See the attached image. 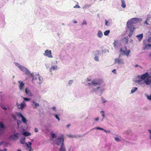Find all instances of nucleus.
Segmentation results:
<instances>
[{"mask_svg":"<svg viewBox=\"0 0 151 151\" xmlns=\"http://www.w3.org/2000/svg\"><path fill=\"white\" fill-rule=\"evenodd\" d=\"M139 20V19L134 18L131 19L130 20H129L127 22V26L130 30V32L128 35L129 37H130L132 35L135 29L134 27H133V24L137 23Z\"/></svg>","mask_w":151,"mask_h":151,"instance_id":"f257e3e1","label":"nucleus"},{"mask_svg":"<svg viewBox=\"0 0 151 151\" xmlns=\"http://www.w3.org/2000/svg\"><path fill=\"white\" fill-rule=\"evenodd\" d=\"M32 81L33 83H40L41 81L40 77L39 75H33Z\"/></svg>","mask_w":151,"mask_h":151,"instance_id":"f03ea898","label":"nucleus"},{"mask_svg":"<svg viewBox=\"0 0 151 151\" xmlns=\"http://www.w3.org/2000/svg\"><path fill=\"white\" fill-rule=\"evenodd\" d=\"M123 50L122 48H121L120 49L119 52H121L122 54L124 55H127V56H128L130 52V51L129 50H127V49L126 46L123 48Z\"/></svg>","mask_w":151,"mask_h":151,"instance_id":"7ed1b4c3","label":"nucleus"},{"mask_svg":"<svg viewBox=\"0 0 151 151\" xmlns=\"http://www.w3.org/2000/svg\"><path fill=\"white\" fill-rule=\"evenodd\" d=\"M64 139L63 137H61L60 138H57L55 141L56 144L58 145H60L61 146L62 145H64Z\"/></svg>","mask_w":151,"mask_h":151,"instance_id":"20e7f679","label":"nucleus"},{"mask_svg":"<svg viewBox=\"0 0 151 151\" xmlns=\"http://www.w3.org/2000/svg\"><path fill=\"white\" fill-rule=\"evenodd\" d=\"M44 56H47L49 58H52L51 51L50 50H45V53L44 54Z\"/></svg>","mask_w":151,"mask_h":151,"instance_id":"39448f33","label":"nucleus"},{"mask_svg":"<svg viewBox=\"0 0 151 151\" xmlns=\"http://www.w3.org/2000/svg\"><path fill=\"white\" fill-rule=\"evenodd\" d=\"M147 41L144 40L143 42V44L144 47L143 48V49L144 50L148 49L149 47H151V44H147Z\"/></svg>","mask_w":151,"mask_h":151,"instance_id":"423d86ee","label":"nucleus"},{"mask_svg":"<svg viewBox=\"0 0 151 151\" xmlns=\"http://www.w3.org/2000/svg\"><path fill=\"white\" fill-rule=\"evenodd\" d=\"M0 133L2 134L4 132L5 127L4 124L2 122H0Z\"/></svg>","mask_w":151,"mask_h":151,"instance_id":"0eeeda50","label":"nucleus"},{"mask_svg":"<svg viewBox=\"0 0 151 151\" xmlns=\"http://www.w3.org/2000/svg\"><path fill=\"white\" fill-rule=\"evenodd\" d=\"M148 72H146L144 74H143L140 77V80L142 81L144 80L145 78H148Z\"/></svg>","mask_w":151,"mask_h":151,"instance_id":"6e6552de","label":"nucleus"},{"mask_svg":"<svg viewBox=\"0 0 151 151\" xmlns=\"http://www.w3.org/2000/svg\"><path fill=\"white\" fill-rule=\"evenodd\" d=\"M25 104L24 102L23 101L22 103L19 104L17 103V105L19 108L22 109L25 106Z\"/></svg>","mask_w":151,"mask_h":151,"instance_id":"1a4fd4ad","label":"nucleus"},{"mask_svg":"<svg viewBox=\"0 0 151 151\" xmlns=\"http://www.w3.org/2000/svg\"><path fill=\"white\" fill-rule=\"evenodd\" d=\"M18 82L19 83V88L21 91L23 90L22 87L24 86V83L22 82L21 81H19Z\"/></svg>","mask_w":151,"mask_h":151,"instance_id":"9d476101","label":"nucleus"},{"mask_svg":"<svg viewBox=\"0 0 151 151\" xmlns=\"http://www.w3.org/2000/svg\"><path fill=\"white\" fill-rule=\"evenodd\" d=\"M115 63H118V64L123 63V60L122 59L119 58L118 59L117 58H115L114 59Z\"/></svg>","mask_w":151,"mask_h":151,"instance_id":"9b49d317","label":"nucleus"},{"mask_svg":"<svg viewBox=\"0 0 151 151\" xmlns=\"http://www.w3.org/2000/svg\"><path fill=\"white\" fill-rule=\"evenodd\" d=\"M136 37H137L139 41L140 42L142 40L143 38V34L141 33V34L137 35L136 36Z\"/></svg>","mask_w":151,"mask_h":151,"instance_id":"f8f14e48","label":"nucleus"},{"mask_svg":"<svg viewBox=\"0 0 151 151\" xmlns=\"http://www.w3.org/2000/svg\"><path fill=\"white\" fill-rule=\"evenodd\" d=\"M149 77L147 78L144 81L145 84L147 85H150L151 84V80L149 79Z\"/></svg>","mask_w":151,"mask_h":151,"instance_id":"ddd939ff","label":"nucleus"},{"mask_svg":"<svg viewBox=\"0 0 151 151\" xmlns=\"http://www.w3.org/2000/svg\"><path fill=\"white\" fill-rule=\"evenodd\" d=\"M33 104H32V105L34 109H36L39 106V104L35 101H33Z\"/></svg>","mask_w":151,"mask_h":151,"instance_id":"4468645a","label":"nucleus"},{"mask_svg":"<svg viewBox=\"0 0 151 151\" xmlns=\"http://www.w3.org/2000/svg\"><path fill=\"white\" fill-rule=\"evenodd\" d=\"M25 74L26 75H28V76H33V74L31 73L29 70H28V69H27L26 68V70H25Z\"/></svg>","mask_w":151,"mask_h":151,"instance_id":"2eb2a0df","label":"nucleus"},{"mask_svg":"<svg viewBox=\"0 0 151 151\" xmlns=\"http://www.w3.org/2000/svg\"><path fill=\"white\" fill-rule=\"evenodd\" d=\"M123 43L125 44H127L128 43V38L127 37H125L122 39Z\"/></svg>","mask_w":151,"mask_h":151,"instance_id":"dca6fc26","label":"nucleus"},{"mask_svg":"<svg viewBox=\"0 0 151 151\" xmlns=\"http://www.w3.org/2000/svg\"><path fill=\"white\" fill-rule=\"evenodd\" d=\"M18 133H15L14 135L12 136H11V138H12L14 140H15L16 139H17L18 138Z\"/></svg>","mask_w":151,"mask_h":151,"instance_id":"f3484780","label":"nucleus"},{"mask_svg":"<svg viewBox=\"0 0 151 151\" xmlns=\"http://www.w3.org/2000/svg\"><path fill=\"white\" fill-rule=\"evenodd\" d=\"M58 68V67L57 65L53 66L50 67V72H52L53 70H56Z\"/></svg>","mask_w":151,"mask_h":151,"instance_id":"a211bd4d","label":"nucleus"},{"mask_svg":"<svg viewBox=\"0 0 151 151\" xmlns=\"http://www.w3.org/2000/svg\"><path fill=\"white\" fill-rule=\"evenodd\" d=\"M25 93L29 96H32V93L27 88L25 89Z\"/></svg>","mask_w":151,"mask_h":151,"instance_id":"6ab92c4d","label":"nucleus"},{"mask_svg":"<svg viewBox=\"0 0 151 151\" xmlns=\"http://www.w3.org/2000/svg\"><path fill=\"white\" fill-rule=\"evenodd\" d=\"M121 1L122 2V7L123 8H125L126 6V5L124 0H121Z\"/></svg>","mask_w":151,"mask_h":151,"instance_id":"aec40b11","label":"nucleus"},{"mask_svg":"<svg viewBox=\"0 0 151 151\" xmlns=\"http://www.w3.org/2000/svg\"><path fill=\"white\" fill-rule=\"evenodd\" d=\"M92 82L94 86H96L97 85H100V83L99 82H96L95 80H93L92 81Z\"/></svg>","mask_w":151,"mask_h":151,"instance_id":"412c9836","label":"nucleus"},{"mask_svg":"<svg viewBox=\"0 0 151 151\" xmlns=\"http://www.w3.org/2000/svg\"><path fill=\"white\" fill-rule=\"evenodd\" d=\"M97 36L99 37H101L103 36L102 32L101 30H99L97 34Z\"/></svg>","mask_w":151,"mask_h":151,"instance_id":"4be33fe9","label":"nucleus"},{"mask_svg":"<svg viewBox=\"0 0 151 151\" xmlns=\"http://www.w3.org/2000/svg\"><path fill=\"white\" fill-rule=\"evenodd\" d=\"M22 134L27 137L31 135V134L30 133L27 132H25L23 133Z\"/></svg>","mask_w":151,"mask_h":151,"instance_id":"5701e85b","label":"nucleus"},{"mask_svg":"<svg viewBox=\"0 0 151 151\" xmlns=\"http://www.w3.org/2000/svg\"><path fill=\"white\" fill-rule=\"evenodd\" d=\"M18 67L19 69L22 71H24L26 69V68L21 65H19Z\"/></svg>","mask_w":151,"mask_h":151,"instance_id":"b1692460","label":"nucleus"},{"mask_svg":"<svg viewBox=\"0 0 151 151\" xmlns=\"http://www.w3.org/2000/svg\"><path fill=\"white\" fill-rule=\"evenodd\" d=\"M28 143L29 144V145L27 143H26V145L27 147L28 148H30V150L31 149V145H32V143L30 142H28Z\"/></svg>","mask_w":151,"mask_h":151,"instance_id":"393cba45","label":"nucleus"},{"mask_svg":"<svg viewBox=\"0 0 151 151\" xmlns=\"http://www.w3.org/2000/svg\"><path fill=\"white\" fill-rule=\"evenodd\" d=\"M25 137H24L22 138L20 140V142L22 144H24L25 142Z\"/></svg>","mask_w":151,"mask_h":151,"instance_id":"a878e982","label":"nucleus"},{"mask_svg":"<svg viewBox=\"0 0 151 151\" xmlns=\"http://www.w3.org/2000/svg\"><path fill=\"white\" fill-rule=\"evenodd\" d=\"M60 151H66L65 147L63 145H62L61 146Z\"/></svg>","mask_w":151,"mask_h":151,"instance_id":"bb28decb","label":"nucleus"},{"mask_svg":"<svg viewBox=\"0 0 151 151\" xmlns=\"http://www.w3.org/2000/svg\"><path fill=\"white\" fill-rule=\"evenodd\" d=\"M110 30H107L106 31H105L104 32V34L105 35V36H107L108 35V34L109 33H110Z\"/></svg>","mask_w":151,"mask_h":151,"instance_id":"cd10ccee","label":"nucleus"},{"mask_svg":"<svg viewBox=\"0 0 151 151\" xmlns=\"http://www.w3.org/2000/svg\"><path fill=\"white\" fill-rule=\"evenodd\" d=\"M137 89V87H134L132 88V90H131V93H134L136 91Z\"/></svg>","mask_w":151,"mask_h":151,"instance_id":"c85d7f7f","label":"nucleus"},{"mask_svg":"<svg viewBox=\"0 0 151 151\" xmlns=\"http://www.w3.org/2000/svg\"><path fill=\"white\" fill-rule=\"evenodd\" d=\"M22 121L24 123H26L27 120L24 117L22 118Z\"/></svg>","mask_w":151,"mask_h":151,"instance_id":"c756f323","label":"nucleus"},{"mask_svg":"<svg viewBox=\"0 0 151 151\" xmlns=\"http://www.w3.org/2000/svg\"><path fill=\"white\" fill-rule=\"evenodd\" d=\"M118 41L114 40V42L113 43V45L114 46H115L116 45L117 43H118Z\"/></svg>","mask_w":151,"mask_h":151,"instance_id":"7c9ffc66","label":"nucleus"},{"mask_svg":"<svg viewBox=\"0 0 151 151\" xmlns=\"http://www.w3.org/2000/svg\"><path fill=\"white\" fill-rule=\"evenodd\" d=\"M101 114H102L103 117L104 118L105 116L104 111H101Z\"/></svg>","mask_w":151,"mask_h":151,"instance_id":"2f4dec72","label":"nucleus"},{"mask_svg":"<svg viewBox=\"0 0 151 151\" xmlns=\"http://www.w3.org/2000/svg\"><path fill=\"white\" fill-rule=\"evenodd\" d=\"M54 116H55V118L58 120V121H59L60 120V119L59 118L58 116L56 114H55Z\"/></svg>","mask_w":151,"mask_h":151,"instance_id":"473e14b6","label":"nucleus"},{"mask_svg":"<svg viewBox=\"0 0 151 151\" xmlns=\"http://www.w3.org/2000/svg\"><path fill=\"white\" fill-rule=\"evenodd\" d=\"M23 99L24 101H28L30 100V99L29 98H27L25 97H23Z\"/></svg>","mask_w":151,"mask_h":151,"instance_id":"72a5a7b5","label":"nucleus"},{"mask_svg":"<svg viewBox=\"0 0 151 151\" xmlns=\"http://www.w3.org/2000/svg\"><path fill=\"white\" fill-rule=\"evenodd\" d=\"M87 24V23L86 22V21L85 20H84L83 21V22L82 23V25H86Z\"/></svg>","mask_w":151,"mask_h":151,"instance_id":"f704fd0d","label":"nucleus"},{"mask_svg":"<svg viewBox=\"0 0 151 151\" xmlns=\"http://www.w3.org/2000/svg\"><path fill=\"white\" fill-rule=\"evenodd\" d=\"M52 138H55L56 137V136L55 134L54 133H52Z\"/></svg>","mask_w":151,"mask_h":151,"instance_id":"c9c22d12","label":"nucleus"},{"mask_svg":"<svg viewBox=\"0 0 151 151\" xmlns=\"http://www.w3.org/2000/svg\"><path fill=\"white\" fill-rule=\"evenodd\" d=\"M147 99L149 100H151V93L150 96H147Z\"/></svg>","mask_w":151,"mask_h":151,"instance_id":"e433bc0d","label":"nucleus"},{"mask_svg":"<svg viewBox=\"0 0 151 151\" xmlns=\"http://www.w3.org/2000/svg\"><path fill=\"white\" fill-rule=\"evenodd\" d=\"M94 60L97 61H99V58L98 56H96L94 58Z\"/></svg>","mask_w":151,"mask_h":151,"instance_id":"4c0bfd02","label":"nucleus"},{"mask_svg":"<svg viewBox=\"0 0 151 151\" xmlns=\"http://www.w3.org/2000/svg\"><path fill=\"white\" fill-rule=\"evenodd\" d=\"M105 25L107 26H109V25L108 24V22L106 20H105Z\"/></svg>","mask_w":151,"mask_h":151,"instance_id":"58836bf2","label":"nucleus"},{"mask_svg":"<svg viewBox=\"0 0 151 151\" xmlns=\"http://www.w3.org/2000/svg\"><path fill=\"white\" fill-rule=\"evenodd\" d=\"M100 88H101L100 87V86L96 88V89H94V91H96V90H98L99 89H100Z\"/></svg>","mask_w":151,"mask_h":151,"instance_id":"ea45409f","label":"nucleus"},{"mask_svg":"<svg viewBox=\"0 0 151 151\" xmlns=\"http://www.w3.org/2000/svg\"><path fill=\"white\" fill-rule=\"evenodd\" d=\"M115 140L117 141H120L119 139L117 137H115Z\"/></svg>","mask_w":151,"mask_h":151,"instance_id":"a19ab883","label":"nucleus"},{"mask_svg":"<svg viewBox=\"0 0 151 151\" xmlns=\"http://www.w3.org/2000/svg\"><path fill=\"white\" fill-rule=\"evenodd\" d=\"M1 107L2 109H4L5 110H7V108L6 107H5V106H1Z\"/></svg>","mask_w":151,"mask_h":151,"instance_id":"79ce46f5","label":"nucleus"},{"mask_svg":"<svg viewBox=\"0 0 151 151\" xmlns=\"http://www.w3.org/2000/svg\"><path fill=\"white\" fill-rule=\"evenodd\" d=\"M96 129H99V130H104L102 128H101V127H97L96 128Z\"/></svg>","mask_w":151,"mask_h":151,"instance_id":"37998d69","label":"nucleus"},{"mask_svg":"<svg viewBox=\"0 0 151 151\" xmlns=\"http://www.w3.org/2000/svg\"><path fill=\"white\" fill-rule=\"evenodd\" d=\"M74 8H79L80 7L79 6L76 5L75 6H74Z\"/></svg>","mask_w":151,"mask_h":151,"instance_id":"c03bdc74","label":"nucleus"},{"mask_svg":"<svg viewBox=\"0 0 151 151\" xmlns=\"http://www.w3.org/2000/svg\"><path fill=\"white\" fill-rule=\"evenodd\" d=\"M112 72L114 74L116 73V70L115 69H114L112 71Z\"/></svg>","mask_w":151,"mask_h":151,"instance_id":"a18cd8bd","label":"nucleus"},{"mask_svg":"<svg viewBox=\"0 0 151 151\" xmlns=\"http://www.w3.org/2000/svg\"><path fill=\"white\" fill-rule=\"evenodd\" d=\"M148 132L150 133V139H151V130L150 129L148 130Z\"/></svg>","mask_w":151,"mask_h":151,"instance_id":"49530a36","label":"nucleus"},{"mask_svg":"<svg viewBox=\"0 0 151 151\" xmlns=\"http://www.w3.org/2000/svg\"><path fill=\"white\" fill-rule=\"evenodd\" d=\"M102 102L103 103H105L106 102V101L105 100V99L103 98L102 99Z\"/></svg>","mask_w":151,"mask_h":151,"instance_id":"de8ad7c7","label":"nucleus"},{"mask_svg":"<svg viewBox=\"0 0 151 151\" xmlns=\"http://www.w3.org/2000/svg\"><path fill=\"white\" fill-rule=\"evenodd\" d=\"M68 136L70 137L73 138L75 137L74 135H69Z\"/></svg>","mask_w":151,"mask_h":151,"instance_id":"09e8293b","label":"nucleus"},{"mask_svg":"<svg viewBox=\"0 0 151 151\" xmlns=\"http://www.w3.org/2000/svg\"><path fill=\"white\" fill-rule=\"evenodd\" d=\"M19 116L20 117H21L22 118L23 117H24L22 115V114L21 113H19Z\"/></svg>","mask_w":151,"mask_h":151,"instance_id":"8fccbe9b","label":"nucleus"},{"mask_svg":"<svg viewBox=\"0 0 151 151\" xmlns=\"http://www.w3.org/2000/svg\"><path fill=\"white\" fill-rule=\"evenodd\" d=\"M104 131V132H106V133H110V131H106V130H104V129L103 130Z\"/></svg>","mask_w":151,"mask_h":151,"instance_id":"3c124183","label":"nucleus"},{"mask_svg":"<svg viewBox=\"0 0 151 151\" xmlns=\"http://www.w3.org/2000/svg\"><path fill=\"white\" fill-rule=\"evenodd\" d=\"M34 130L35 132H37L38 131L37 129L36 128Z\"/></svg>","mask_w":151,"mask_h":151,"instance_id":"603ef678","label":"nucleus"},{"mask_svg":"<svg viewBox=\"0 0 151 151\" xmlns=\"http://www.w3.org/2000/svg\"><path fill=\"white\" fill-rule=\"evenodd\" d=\"M15 63V64L16 65L18 66V67L19 65V64L17 63Z\"/></svg>","mask_w":151,"mask_h":151,"instance_id":"864d4df0","label":"nucleus"},{"mask_svg":"<svg viewBox=\"0 0 151 151\" xmlns=\"http://www.w3.org/2000/svg\"><path fill=\"white\" fill-rule=\"evenodd\" d=\"M0 151H7V149L6 148H4V150H0Z\"/></svg>","mask_w":151,"mask_h":151,"instance_id":"5fc2aeb1","label":"nucleus"},{"mask_svg":"<svg viewBox=\"0 0 151 151\" xmlns=\"http://www.w3.org/2000/svg\"><path fill=\"white\" fill-rule=\"evenodd\" d=\"M94 120L95 121H97L99 120V118H96Z\"/></svg>","mask_w":151,"mask_h":151,"instance_id":"6e6d98bb","label":"nucleus"},{"mask_svg":"<svg viewBox=\"0 0 151 151\" xmlns=\"http://www.w3.org/2000/svg\"><path fill=\"white\" fill-rule=\"evenodd\" d=\"M13 117L14 118V119L15 120L16 119V117L14 115H13Z\"/></svg>","mask_w":151,"mask_h":151,"instance_id":"4d7b16f0","label":"nucleus"},{"mask_svg":"<svg viewBox=\"0 0 151 151\" xmlns=\"http://www.w3.org/2000/svg\"><path fill=\"white\" fill-rule=\"evenodd\" d=\"M70 124H68L67 125V128H68L70 126Z\"/></svg>","mask_w":151,"mask_h":151,"instance_id":"13d9d810","label":"nucleus"},{"mask_svg":"<svg viewBox=\"0 0 151 151\" xmlns=\"http://www.w3.org/2000/svg\"><path fill=\"white\" fill-rule=\"evenodd\" d=\"M72 80H70V81H69V84H71V83H72Z\"/></svg>","mask_w":151,"mask_h":151,"instance_id":"bf43d9fd","label":"nucleus"},{"mask_svg":"<svg viewBox=\"0 0 151 151\" xmlns=\"http://www.w3.org/2000/svg\"><path fill=\"white\" fill-rule=\"evenodd\" d=\"M52 109L54 110H55L56 108L55 107H53L52 108Z\"/></svg>","mask_w":151,"mask_h":151,"instance_id":"052dcab7","label":"nucleus"},{"mask_svg":"<svg viewBox=\"0 0 151 151\" xmlns=\"http://www.w3.org/2000/svg\"><path fill=\"white\" fill-rule=\"evenodd\" d=\"M87 80L88 81H91V79H88Z\"/></svg>","mask_w":151,"mask_h":151,"instance_id":"680f3d73","label":"nucleus"},{"mask_svg":"<svg viewBox=\"0 0 151 151\" xmlns=\"http://www.w3.org/2000/svg\"><path fill=\"white\" fill-rule=\"evenodd\" d=\"M74 23H77V21H75V22H74Z\"/></svg>","mask_w":151,"mask_h":151,"instance_id":"e2e57ef3","label":"nucleus"},{"mask_svg":"<svg viewBox=\"0 0 151 151\" xmlns=\"http://www.w3.org/2000/svg\"><path fill=\"white\" fill-rule=\"evenodd\" d=\"M17 151H21V150H20L18 149V150Z\"/></svg>","mask_w":151,"mask_h":151,"instance_id":"0e129e2a","label":"nucleus"},{"mask_svg":"<svg viewBox=\"0 0 151 151\" xmlns=\"http://www.w3.org/2000/svg\"><path fill=\"white\" fill-rule=\"evenodd\" d=\"M138 66V65H135V67H137V66Z\"/></svg>","mask_w":151,"mask_h":151,"instance_id":"69168bd1","label":"nucleus"},{"mask_svg":"<svg viewBox=\"0 0 151 151\" xmlns=\"http://www.w3.org/2000/svg\"><path fill=\"white\" fill-rule=\"evenodd\" d=\"M88 85H90V83H88Z\"/></svg>","mask_w":151,"mask_h":151,"instance_id":"338daca9","label":"nucleus"},{"mask_svg":"<svg viewBox=\"0 0 151 151\" xmlns=\"http://www.w3.org/2000/svg\"><path fill=\"white\" fill-rule=\"evenodd\" d=\"M29 151H31V150H30V149H29Z\"/></svg>","mask_w":151,"mask_h":151,"instance_id":"774afa93","label":"nucleus"}]
</instances>
